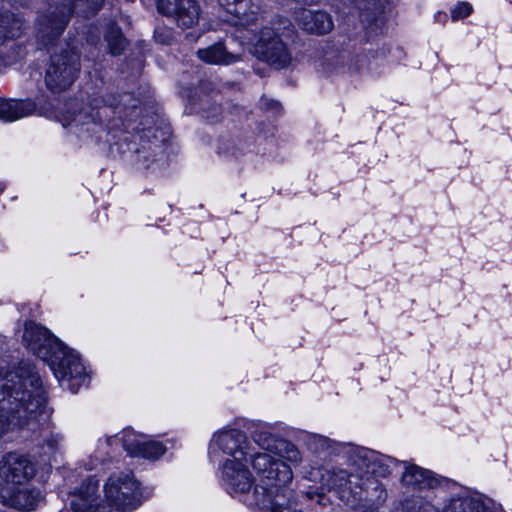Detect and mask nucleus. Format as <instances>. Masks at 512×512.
<instances>
[{
    "mask_svg": "<svg viewBox=\"0 0 512 512\" xmlns=\"http://www.w3.org/2000/svg\"><path fill=\"white\" fill-rule=\"evenodd\" d=\"M274 106L277 108L279 106L278 102H274Z\"/></svg>",
    "mask_w": 512,
    "mask_h": 512,
    "instance_id": "c9c22d12",
    "label": "nucleus"
},
{
    "mask_svg": "<svg viewBox=\"0 0 512 512\" xmlns=\"http://www.w3.org/2000/svg\"><path fill=\"white\" fill-rule=\"evenodd\" d=\"M105 40L112 55H120L127 45L121 29L114 25L108 28Z\"/></svg>",
    "mask_w": 512,
    "mask_h": 512,
    "instance_id": "b1692460",
    "label": "nucleus"
},
{
    "mask_svg": "<svg viewBox=\"0 0 512 512\" xmlns=\"http://www.w3.org/2000/svg\"><path fill=\"white\" fill-rule=\"evenodd\" d=\"M104 0H52L47 10L37 20V37L44 45L59 37L71 15L89 17L96 14Z\"/></svg>",
    "mask_w": 512,
    "mask_h": 512,
    "instance_id": "423d86ee",
    "label": "nucleus"
},
{
    "mask_svg": "<svg viewBox=\"0 0 512 512\" xmlns=\"http://www.w3.org/2000/svg\"><path fill=\"white\" fill-rule=\"evenodd\" d=\"M360 14L368 21L382 14L389 5L388 0H354Z\"/></svg>",
    "mask_w": 512,
    "mask_h": 512,
    "instance_id": "4be33fe9",
    "label": "nucleus"
},
{
    "mask_svg": "<svg viewBox=\"0 0 512 512\" xmlns=\"http://www.w3.org/2000/svg\"><path fill=\"white\" fill-rule=\"evenodd\" d=\"M35 105L33 102L6 100L0 98V120L13 122L33 113Z\"/></svg>",
    "mask_w": 512,
    "mask_h": 512,
    "instance_id": "aec40b11",
    "label": "nucleus"
},
{
    "mask_svg": "<svg viewBox=\"0 0 512 512\" xmlns=\"http://www.w3.org/2000/svg\"><path fill=\"white\" fill-rule=\"evenodd\" d=\"M253 442L259 447L260 452L275 453L282 438L277 437L275 434L266 429H258L252 433Z\"/></svg>",
    "mask_w": 512,
    "mask_h": 512,
    "instance_id": "412c9836",
    "label": "nucleus"
},
{
    "mask_svg": "<svg viewBox=\"0 0 512 512\" xmlns=\"http://www.w3.org/2000/svg\"><path fill=\"white\" fill-rule=\"evenodd\" d=\"M121 441L124 450L132 457L155 460L166 451L161 442L150 440L147 436L137 434L131 429H124L121 432Z\"/></svg>",
    "mask_w": 512,
    "mask_h": 512,
    "instance_id": "ddd939ff",
    "label": "nucleus"
},
{
    "mask_svg": "<svg viewBox=\"0 0 512 512\" xmlns=\"http://www.w3.org/2000/svg\"><path fill=\"white\" fill-rule=\"evenodd\" d=\"M220 110V106L214 105L212 114H207V118L211 119L212 121H217L218 115L220 114Z\"/></svg>",
    "mask_w": 512,
    "mask_h": 512,
    "instance_id": "2f4dec72",
    "label": "nucleus"
},
{
    "mask_svg": "<svg viewBox=\"0 0 512 512\" xmlns=\"http://www.w3.org/2000/svg\"><path fill=\"white\" fill-rule=\"evenodd\" d=\"M46 403L35 368L22 362L0 378V439L4 434L36 421Z\"/></svg>",
    "mask_w": 512,
    "mask_h": 512,
    "instance_id": "f257e3e1",
    "label": "nucleus"
},
{
    "mask_svg": "<svg viewBox=\"0 0 512 512\" xmlns=\"http://www.w3.org/2000/svg\"><path fill=\"white\" fill-rule=\"evenodd\" d=\"M80 72V53L76 46L54 53L45 73V84L54 92L68 89L78 77Z\"/></svg>",
    "mask_w": 512,
    "mask_h": 512,
    "instance_id": "6e6552de",
    "label": "nucleus"
},
{
    "mask_svg": "<svg viewBox=\"0 0 512 512\" xmlns=\"http://www.w3.org/2000/svg\"><path fill=\"white\" fill-rule=\"evenodd\" d=\"M7 1L13 5L19 4V5L23 6V5H26L29 0H7Z\"/></svg>",
    "mask_w": 512,
    "mask_h": 512,
    "instance_id": "473e14b6",
    "label": "nucleus"
},
{
    "mask_svg": "<svg viewBox=\"0 0 512 512\" xmlns=\"http://www.w3.org/2000/svg\"><path fill=\"white\" fill-rule=\"evenodd\" d=\"M249 452L247 458L260 481L254 487L251 504L263 511L283 512L280 499L285 498V486L292 481L291 466L273 453L256 451L250 440Z\"/></svg>",
    "mask_w": 512,
    "mask_h": 512,
    "instance_id": "20e7f679",
    "label": "nucleus"
},
{
    "mask_svg": "<svg viewBox=\"0 0 512 512\" xmlns=\"http://www.w3.org/2000/svg\"><path fill=\"white\" fill-rule=\"evenodd\" d=\"M472 5L469 2H459L451 9V18L457 21L466 18L472 13Z\"/></svg>",
    "mask_w": 512,
    "mask_h": 512,
    "instance_id": "cd10ccee",
    "label": "nucleus"
},
{
    "mask_svg": "<svg viewBox=\"0 0 512 512\" xmlns=\"http://www.w3.org/2000/svg\"><path fill=\"white\" fill-rule=\"evenodd\" d=\"M382 503H378L376 501H359L354 503L353 505H349L351 507L350 512H378L375 506L381 505Z\"/></svg>",
    "mask_w": 512,
    "mask_h": 512,
    "instance_id": "c85d7f7f",
    "label": "nucleus"
},
{
    "mask_svg": "<svg viewBox=\"0 0 512 512\" xmlns=\"http://www.w3.org/2000/svg\"><path fill=\"white\" fill-rule=\"evenodd\" d=\"M314 442L322 449H326L330 446V440L323 436H318L314 438Z\"/></svg>",
    "mask_w": 512,
    "mask_h": 512,
    "instance_id": "7c9ffc66",
    "label": "nucleus"
},
{
    "mask_svg": "<svg viewBox=\"0 0 512 512\" xmlns=\"http://www.w3.org/2000/svg\"><path fill=\"white\" fill-rule=\"evenodd\" d=\"M351 462L353 470L362 477L360 482L363 488H366L370 485V481L380 482L378 478L388 476L394 460L374 450L358 447L351 455Z\"/></svg>",
    "mask_w": 512,
    "mask_h": 512,
    "instance_id": "9d476101",
    "label": "nucleus"
},
{
    "mask_svg": "<svg viewBox=\"0 0 512 512\" xmlns=\"http://www.w3.org/2000/svg\"><path fill=\"white\" fill-rule=\"evenodd\" d=\"M34 474V465L25 455L8 453L0 461V489L26 484Z\"/></svg>",
    "mask_w": 512,
    "mask_h": 512,
    "instance_id": "f8f14e48",
    "label": "nucleus"
},
{
    "mask_svg": "<svg viewBox=\"0 0 512 512\" xmlns=\"http://www.w3.org/2000/svg\"><path fill=\"white\" fill-rule=\"evenodd\" d=\"M63 126L79 138H89L102 129V112L97 106L83 105L77 110H68L63 117Z\"/></svg>",
    "mask_w": 512,
    "mask_h": 512,
    "instance_id": "9b49d317",
    "label": "nucleus"
},
{
    "mask_svg": "<svg viewBox=\"0 0 512 512\" xmlns=\"http://www.w3.org/2000/svg\"><path fill=\"white\" fill-rule=\"evenodd\" d=\"M157 7L182 28H190L199 20L200 8L195 0H157Z\"/></svg>",
    "mask_w": 512,
    "mask_h": 512,
    "instance_id": "4468645a",
    "label": "nucleus"
},
{
    "mask_svg": "<svg viewBox=\"0 0 512 512\" xmlns=\"http://www.w3.org/2000/svg\"><path fill=\"white\" fill-rule=\"evenodd\" d=\"M98 481L87 479L71 501L74 512H132L141 504L140 486L131 472H120L109 477L104 485L105 503L96 497Z\"/></svg>",
    "mask_w": 512,
    "mask_h": 512,
    "instance_id": "7ed1b4c3",
    "label": "nucleus"
},
{
    "mask_svg": "<svg viewBox=\"0 0 512 512\" xmlns=\"http://www.w3.org/2000/svg\"><path fill=\"white\" fill-rule=\"evenodd\" d=\"M218 448L227 456L221 466V479L230 494H244L254 484V477L249 470L247 453L249 439L238 429L223 430L214 435Z\"/></svg>",
    "mask_w": 512,
    "mask_h": 512,
    "instance_id": "39448f33",
    "label": "nucleus"
},
{
    "mask_svg": "<svg viewBox=\"0 0 512 512\" xmlns=\"http://www.w3.org/2000/svg\"><path fill=\"white\" fill-rule=\"evenodd\" d=\"M0 499L4 505L18 510L29 511L41 502V493L30 488L27 483L12 488H1Z\"/></svg>",
    "mask_w": 512,
    "mask_h": 512,
    "instance_id": "2eb2a0df",
    "label": "nucleus"
},
{
    "mask_svg": "<svg viewBox=\"0 0 512 512\" xmlns=\"http://www.w3.org/2000/svg\"><path fill=\"white\" fill-rule=\"evenodd\" d=\"M401 482L403 486L411 490L433 488L438 484L437 479L431 471L414 464L405 466Z\"/></svg>",
    "mask_w": 512,
    "mask_h": 512,
    "instance_id": "f3484780",
    "label": "nucleus"
},
{
    "mask_svg": "<svg viewBox=\"0 0 512 512\" xmlns=\"http://www.w3.org/2000/svg\"><path fill=\"white\" fill-rule=\"evenodd\" d=\"M227 13L236 17L240 24L250 25L258 21L260 8L252 0H218Z\"/></svg>",
    "mask_w": 512,
    "mask_h": 512,
    "instance_id": "dca6fc26",
    "label": "nucleus"
},
{
    "mask_svg": "<svg viewBox=\"0 0 512 512\" xmlns=\"http://www.w3.org/2000/svg\"><path fill=\"white\" fill-rule=\"evenodd\" d=\"M113 438H107V444L110 445V442L112 441Z\"/></svg>",
    "mask_w": 512,
    "mask_h": 512,
    "instance_id": "f704fd0d",
    "label": "nucleus"
},
{
    "mask_svg": "<svg viewBox=\"0 0 512 512\" xmlns=\"http://www.w3.org/2000/svg\"><path fill=\"white\" fill-rule=\"evenodd\" d=\"M369 55L366 52L357 53L348 59V71L359 72L369 65Z\"/></svg>",
    "mask_w": 512,
    "mask_h": 512,
    "instance_id": "a878e982",
    "label": "nucleus"
},
{
    "mask_svg": "<svg viewBox=\"0 0 512 512\" xmlns=\"http://www.w3.org/2000/svg\"><path fill=\"white\" fill-rule=\"evenodd\" d=\"M23 341L34 355L49 365L62 387L77 393L81 387L88 386L90 378L79 355L47 328L32 321L26 322Z\"/></svg>",
    "mask_w": 512,
    "mask_h": 512,
    "instance_id": "f03ea898",
    "label": "nucleus"
},
{
    "mask_svg": "<svg viewBox=\"0 0 512 512\" xmlns=\"http://www.w3.org/2000/svg\"><path fill=\"white\" fill-rule=\"evenodd\" d=\"M251 53L258 59L276 67L284 68L291 55L278 33L271 27H263L251 40Z\"/></svg>",
    "mask_w": 512,
    "mask_h": 512,
    "instance_id": "1a4fd4ad",
    "label": "nucleus"
},
{
    "mask_svg": "<svg viewBox=\"0 0 512 512\" xmlns=\"http://www.w3.org/2000/svg\"><path fill=\"white\" fill-rule=\"evenodd\" d=\"M298 22L304 30L316 34L329 33L334 27L331 15L324 11L303 10Z\"/></svg>",
    "mask_w": 512,
    "mask_h": 512,
    "instance_id": "a211bd4d",
    "label": "nucleus"
},
{
    "mask_svg": "<svg viewBox=\"0 0 512 512\" xmlns=\"http://www.w3.org/2000/svg\"><path fill=\"white\" fill-rule=\"evenodd\" d=\"M392 512H427V505L424 506L419 499L405 500Z\"/></svg>",
    "mask_w": 512,
    "mask_h": 512,
    "instance_id": "bb28decb",
    "label": "nucleus"
},
{
    "mask_svg": "<svg viewBox=\"0 0 512 512\" xmlns=\"http://www.w3.org/2000/svg\"><path fill=\"white\" fill-rule=\"evenodd\" d=\"M323 488L334 491L337 496L346 504L353 505L356 502L376 501L384 503L387 492L381 482L370 481V485L363 488L357 472L348 473L345 469H326L321 474Z\"/></svg>",
    "mask_w": 512,
    "mask_h": 512,
    "instance_id": "0eeeda50",
    "label": "nucleus"
},
{
    "mask_svg": "<svg viewBox=\"0 0 512 512\" xmlns=\"http://www.w3.org/2000/svg\"><path fill=\"white\" fill-rule=\"evenodd\" d=\"M197 55L202 61L213 65H230L240 60V56L229 52L222 42L199 49Z\"/></svg>",
    "mask_w": 512,
    "mask_h": 512,
    "instance_id": "6ab92c4d",
    "label": "nucleus"
},
{
    "mask_svg": "<svg viewBox=\"0 0 512 512\" xmlns=\"http://www.w3.org/2000/svg\"><path fill=\"white\" fill-rule=\"evenodd\" d=\"M274 455L282 461H288L290 463L289 465H298L301 462V454L298 448L284 439L279 442V446Z\"/></svg>",
    "mask_w": 512,
    "mask_h": 512,
    "instance_id": "393cba45",
    "label": "nucleus"
},
{
    "mask_svg": "<svg viewBox=\"0 0 512 512\" xmlns=\"http://www.w3.org/2000/svg\"><path fill=\"white\" fill-rule=\"evenodd\" d=\"M444 512H487V509L481 501L463 497L453 499Z\"/></svg>",
    "mask_w": 512,
    "mask_h": 512,
    "instance_id": "5701e85b",
    "label": "nucleus"
},
{
    "mask_svg": "<svg viewBox=\"0 0 512 512\" xmlns=\"http://www.w3.org/2000/svg\"><path fill=\"white\" fill-rule=\"evenodd\" d=\"M63 437L59 434H52L47 438L46 443L51 449H57Z\"/></svg>",
    "mask_w": 512,
    "mask_h": 512,
    "instance_id": "c756f323",
    "label": "nucleus"
},
{
    "mask_svg": "<svg viewBox=\"0 0 512 512\" xmlns=\"http://www.w3.org/2000/svg\"><path fill=\"white\" fill-rule=\"evenodd\" d=\"M326 497L321 493V494H318V503L320 505H326Z\"/></svg>",
    "mask_w": 512,
    "mask_h": 512,
    "instance_id": "72a5a7b5",
    "label": "nucleus"
}]
</instances>
